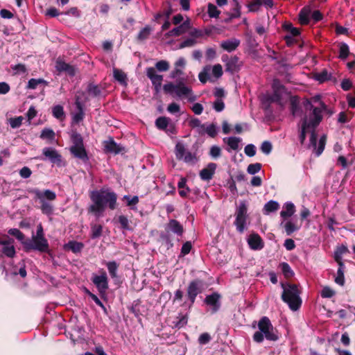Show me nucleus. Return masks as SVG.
I'll return each instance as SVG.
<instances>
[{
    "label": "nucleus",
    "instance_id": "f257e3e1",
    "mask_svg": "<svg viewBox=\"0 0 355 355\" xmlns=\"http://www.w3.org/2000/svg\"><path fill=\"white\" fill-rule=\"evenodd\" d=\"M89 198L92 204L87 208L88 213L96 217L101 216L107 207L114 210L117 207V194L109 188L92 191Z\"/></svg>",
    "mask_w": 355,
    "mask_h": 355
},
{
    "label": "nucleus",
    "instance_id": "f03ea898",
    "mask_svg": "<svg viewBox=\"0 0 355 355\" xmlns=\"http://www.w3.org/2000/svg\"><path fill=\"white\" fill-rule=\"evenodd\" d=\"M306 113L301 119V123H306V126L310 130L316 129L322 120V111L327 106L324 102H320V107H314L309 99H306L303 102Z\"/></svg>",
    "mask_w": 355,
    "mask_h": 355
},
{
    "label": "nucleus",
    "instance_id": "7ed1b4c3",
    "mask_svg": "<svg viewBox=\"0 0 355 355\" xmlns=\"http://www.w3.org/2000/svg\"><path fill=\"white\" fill-rule=\"evenodd\" d=\"M281 286L283 288L281 297L282 301L286 303L292 311L298 310L302 303L300 298L301 291L298 285L289 283L286 284L282 282Z\"/></svg>",
    "mask_w": 355,
    "mask_h": 355
},
{
    "label": "nucleus",
    "instance_id": "20e7f679",
    "mask_svg": "<svg viewBox=\"0 0 355 355\" xmlns=\"http://www.w3.org/2000/svg\"><path fill=\"white\" fill-rule=\"evenodd\" d=\"M70 139L72 144L69 148L70 153L74 158L80 159L83 163L88 162L89 158L82 135L77 131H73Z\"/></svg>",
    "mask_w": 355,
    "mask_h": 355
},
{
    "label": "nucleus",
    "instance_id": "39448f33",
    "mask_svg": "<svg viewBox=\"0 0 355 355\" xmlns=\"http://www.w3.org/2000/svg\"><path fill=\"white\" fill-rule=\"evenodd\" d=\"M163 90L166 94L175 95L179 98L187 97L189 102H194L196 100V96L193 94V91L191 87H187L182 81L173 84V83H168L164 85Z\"/></svg>",
    "mask_w": 355,
    "mask_h": 355
},
{
    "label": "nucleus",
    "instance_id": "423d86ee",
    "mask_svg": "<svg viewBox=\"0 0 355 355\" xmlns=\"http://www.w3.org/2000/svg\"><path fill=\"white\" fill-rule=\"evenodd\" d=\"M235 221L234 223L236 230L239 233H243L245 228L248 214V204L246 201H241L239 205L236 207L235 211Z\"/></svg>",
    "mask_w": 355,
    "mask_h": 355
},
{
    "label": "nucleus",
    "instance_id": "0eeeda50",
    "mask_svg": "<svg viewBox=\"0 0 355 355\" xmlns=\"http://www.w3.org/2000/svg\"><path fill=\"white\" fill-rule=\"evenodd\" d=\"M24 250L26 252L31 250H37L40 252H47L49 250V245L46 239H37L32 237L31 239H26L23 242Z\"/></svg>",
    "mask_w": 355,
    "mask_h": 355
},
{
    "label": "nucleus",
    "instance_id": "6e6552de",
    "mask_svg": "<svg viewBox=\"0 0 355 355\" xmlns=\"http://www.w3.org/2000/svg\"><path fill=\"white\" fill-rule=\"evenodd\" d=\"M204 286V282L200 279H195L189 283L187 288V297L189 302V307L193 305L198 295L202 293Z\"/></svg>",
    "mask_w": 355,
    "mask_h": 355
},
{
    "label": "nucleus",
    "instance_id": "1a4fd4ad",
    "mask_svg": "<svg viewBox=\"0 0 355 355\" xmlns=\"http://www.w3.org/2000/svg\"><path fill=\"white\" fill-rule=\"evenodd\" d=\"M259 329L264 334L268 340L276 341L279 339L276 331L274 330L270 319L266 317H262L258 322Z\"/></svg>",
    "mask_w": 355,
    "mask_h": 355
},
{
    "label": "nucleus",
    "instance_id": "9d476101",
    "mask_svg": "<svg viewBox=\"0 0 355 355\" xmlns=\"http://www.w3.org/2000/svg\"><path fill=\"white\" fill-rule=\"evenodd\" d=\"M93 284L96 286L100 296L102 298H105L107 295V290L109 288L108 278L105 271L102 270L101 275H93L92 277Z\"/></svg>",
    "mask_w": 355,
    "mask_h": 355
},
{
    "label": "nucleus",
    "instance_id": "9b49d317",
    "mask_svg": "<svg viewBox=\"0 0 355 355\" xmlns=\"http://www.w3.org/2000/svg\"><path fill=\"white\" fill-rule=\"evenodd\" d=\"M42 154L57 166L62 167L66 166V162L63 159L62 156L55 148H44L42 150Z\"/></svg>",
    "mask_w": 355,
    "mask_h": 355
},
{
    "label": "nucleus",
    "instance_id": "f8f14e48",
    "mask_svg": "<svg viewBox=\"0 0 355 355\" xmlns=\"http://www.w3.org/2000/svg\"><path fill=\"white\" fill-rule=\"evenodd\" d=\"M104 151L107 153L118 155L126 152L125 148L121 144H118L112 137L103 141Z\"/></svg>",
    "mask_w": 355,
    "mask_h": 355
},
{
    "label": "nucleus",
    "instance_id": "ddd939ff",
    "mask_svg": "<svg viewBox=\"0 0 355 355\" xmlns=\"http://www.w3.org/2000/svg\"><path fill=\"white\" fill-rule=\"evenodd\" d=\"M226 63H225V71L230 72L233 74L236 72H238L241 66L243 65L242 62L240 61L239 58L236 55L232 56L231 58H228L227 55L225 56Z\"/></svg>",
    "mask_w": 355,
    "mask_h": 355
},
{
    "label": "nucleus",
    "instance_id": "4468645a",
    "mask_svg": "<svg viewBox=\"0 0 355 355\" xmlns=\"http://www.w3.org/2000/svg\"><path fill=\"white\" fill-rule=\"evenodd\" d=\"M220 298L221 295L218 293L214 292L211 295H207L204 300V302L207 305L211 306L212 313H216L220 309Z\"/></svg>",
    "mask_w": 355,
    "mask_h": 355
},
{
    "label": "nucleus",
    "instance_id": "2eb2a0df",
    "mask_svg": "<svg viewBox=\"0 0 355 355\" xmlns=\"http://www.w3.org/2000/svg\"><path fill=\"white\" fill-rule=\"evenodd\" d=\"M165 232L169 233L170 232L176 234L177 236H182L184 233V227L179 221L175 219H171L165 225Z\"/></svg>",
    "mask_w": 355,
    "mask_h": 355
},
{
    "label": "nucleus",
    "instance_id": "dca6fc26",
    "mask_svg": "<svg viewBox=\"0 0 355 355\" xmlns=\"http://www.w3.org/2000/svg\"><path fill=\"white\" fill-rule=\"evenodd\" d=\"M217 164L214 162H210L207 164V167L204 168L200 171L199 175L202 180L209 181L214 177Z\"/></svg>",
    "mask_w": 355,
    "mask_h": 355
},
{
    "label": "nucleus",
    "instance_id": "f3484780",
    "mask_svg": "<svg viewBox=\"0 0 355 355\" xmlns=\"http://www.w3.org/2000/svg\"><path fill=\"white\" fill-rule=\"evenodd\" d=\"M248 243L250 248L254 250H259L264 247V243L261 237L257 233H253L249 236Z\"/></svg>",
    "mask_w": 355,
    "mask_h": 355
},
{
    "label": "nucleus",
    "instance_id": "a211bd4d",
    "mask_svg": "<svg viewBox=\"0 0 355 355\" xmlns=\"http://www.w3.org/2000/svg\"><path fill=\"white\" fill-rule=\"evenodd\" d=\"M30 192L35 194V198L39 199L40 201H42V200H44V198L49 200H54L56 198L55 193L49 189H46L44 192H41L39 189H34Z\"/></svg>",
    "mask_w": 355,
    "mask_h": 355
},
{
    "label": "nucleus",
    "instance_id": "6ab92c4d",
    "mask_svg": "<svg viewBox=\"0 0 355 355\" xmlns=\"http://www.w3.org/2000/svg\"><path fill=\"white\" fill-rule=\"evenodd\" d=\"M55 68L59 72H66L70 76L76 75V69L73 66L62 60H57Z\"/></svg>",
    "mask_w": 355,
    "mask_h": 355
},
{
    "label": "nucleus",
    "instance_id": "aec40b11",
    "mask_svg": "<svg viewBox=\"0 0 355 355\" xmlns=\"http://www.w3.org/2000/svg\"><path fill=\"white\" fill-rule=\"evenodd\" d=\"M75 105L78 110V112L73 115L72 121L73 123L78 124L82 121L85 117L83 104L81 103L78 96L76 97Z\"/></svg>",
    "mask_w": 355,
    "mask_h": 355
},
{
    "label": "nucleus",
    "instance_id": "412c9836",
    "mask_svg": "<svg viewBox=\"0 0 355 355\" xmlns=\"http://www.w3.org/2000/svg\"><path fill=\"white\" fill-rule=\"evenodd\" d=\"M146 75L150 80L152 85L162 84L163 76L157 73L154 67H150L146 69Z\"/></svg>",
    "mask_w": 355,
    "mask_h": 355
},
{
    "label": "nucleus",
    "instance_id": "4be33fe9",
    "mask_svg": "<svg viewBox=\"0 0 355 355\" xmlns=\"http://www.w3.org/2000/svg\"><path fill=\"white\" fill-rule=\"evenodd\" d=\"M240 43L239 39L232 38L223 41L220 46L223 50L230 53L235 51L239 46Z\"/></svg>",
    "mask_w": 355,
    "mask_h": 355
},
{
    "label": "nucleus",
    "instance_id": "5701e85b",
    "mask_svg": "<svg viewBox=\"0 0 355 355\" xmlns=\"http://www.w3.org/2000/svg\"><path fill=\"white\" fill-rule=\"evenodd\" d=\"M84 248V244L81 242L75 241H70L64 245V248L69 250L73 253H78L82 251Z\"/></svg>",
    "mask_w": 355,
    "mask_h": 355
},
{
    "label": "nucleus",
    "instance_id": "b1692460",
    "mask_svg": "<svg viewBox=\"0 0 355 355\" xmlns=\"http://www.w3.org/2000/svg\"><path fill=\"white\" fill-rule=\"evenodd\" d=\"M290 105L291 112L293 116H296L301 113L302 110L299 105V100L297 96H291Z\"/></svg>",
    "mask_w": 355,
    "mask_h": 355
},
{
    "label": "nucleus",
    "instance_id": "393cba45",
    "mask_svg": "<svg viewBox=\"0 0 355 355\" xmlns=\"http://www.w3.org/2000/svg\"><path fill=\"white\" fill-rule=\"evenodd\" d=\"M284 207L286 210H282L280 212V216L284 218L291 217L295 211V207L293 203L288 202L285 203Z\"/></svg>",
    "mask_w": 355,
    "mask_h": 355
},
{
    "label": "nucleus",
    "instance_id": "a878e982",
    "mask_svg": "<svg viewBox=\"0 0 355 355\" xmlns=\"http://www.w3.org/2000/svg\"><path fill=\"white\" fill-rule=\"evenodd\" d=\"M339 46V55L338 58L345 60L349 55H351L349 52V46L345 42H340L338 44Z\"/></svg>",
    "mask_w": 355,
    "mask_h": 355
},
{
    "label": "nucleus",
    "instance_id": "bb28decb",
    "mask_svg": "<svg viewBox=\"0 0 355 355\" xmlns=\"http://www.w3.org/2000/svg\"><path fill=\"white\" fill-rule=\"evenodd\" d=\"M152 31V28L150 26L147 25L143 28L138 33L136 39L137 42H143L147 40Z\"/></svg>",
    "mask_w": 355,
    "mask_h": 355
},
{
    "label": "nucleus",
    "instance_id": "cd10ccee",
    "mask_svg": "<svg viewBox=\"0 0 355 355\" xmlns=\"http://www.w3.org/2000/svg\"><path fill=\"white\" fill-rule=\"evenodd\" d=\"M282 28L284 31H287L289 33L288 35L291 36H298L300 34V29L293 27L291 22H284L282 25Z\"/></svg>",
    "mask_w": 355,
    "mask_h": 355
},
{
    "label": "nucleus",
    "instance_id": "c85d7f7f",
    "mask_svg": "<svg viewBox=\"0 0 355 355\" xmlns=\"http://www.w3.org/2000/svg\"><path fill=\"white\" fill-rule=\"evenodd\" d=\"M279 267L281 268L285 278L289 279L294 276L295 273L288 263L282 262Z\"/></svg>",
    "mask_w": 355,
    "mask_h": 355
},
{
    "label": "nucleus",
    "instance_id": "c756f323",
    "mask_svg": "<svg viewBox=\"0 0 355 355\" xmlns=\"http://www.w3.org/2000/svg\"><path fill=\"white\" fill-rule=\"evenodd\" d=\"M223 141L227 144V145L234 150H238L239 146V142L241 141V139L239 137H226L223 139Z\"/></svg>",
    "mask_w": 355,
    "mask_h": 355
},
{
    "label": "nucleus",
    "instance_id": "7c9ffc66",
    "mask_svg": "<svg viewBox=\"0 0 355 355\" xmlns=\"http://www.w3.org/2000/svg\"><path fill=\"white\" fill-rule=\"evenodd\" d=\"M103 226L99 224H92L91 225V235L90 237L92 239L99 238L102 235Z\"/></svg>",
    "mask_w": 355,
    "mask_h": 355
},
{
    "label": "nucleus",
    "instance_id": "2f4dec72",
    "mask_svg": "<svg viewBox=\"0 0 355 355\" xmlns=\"http://www.w3.org/2000/svg\"><path fill=\"white\" fill-rule=\"evenodd\" d=\"M114 78L121 84H125L127 76L126 74L121 69L114 68L113 69Z\"/></svg>",
    "mask_w": 355,
    "mask_h": 355
},
{
    "label": "nucleus",
    "instance_id": "473e14b6",
    "mask_svg": "<svg viewBox=\"0 0 355 355\" xmlns=\"http://www.w3.org/2000/svg\"><path fill=\"white\" fill-rule=\"evenodd\" d=\"M40 84L48 85L49 83L43 78H31L28 82L26 88L30 89H35Z\"/></svg>",
    "mask_w": 355,
    "mask_h": 355
},
{
    "label": "nucleus",
    "instance_id": "72a5a7b5",
    "mask_svg": "<svg viewBox=\"0 0 355 355\" xmlns=\"http://www.w3.org/2000/svg\"><path fill=\"white\" fill-rule=\"evenodd\" d=\"M279 208V205L277 201L270 200L267 203L265 204L263 209L265 211V214H269L271 212L276 211Z\"/></svg>",
    "mask_w": 355,
    "mask_h": 355
},
{
    "label": "nucleus",
    "instance_id": "f704fd0d",
    "mask_svg": "<svg viewBox=\"0 0 355 355\" xmlns=\"http://www.w3.org/2000/svg\"><path fill=\"white\" fill-rule=\"evenodd\" d=\"M52 114L55 119L60 120H62L65 116L64 108L62 105H60L53 107Z\"/></svg>",
    "mask_w": 355,
    "mask_h": 355
},
{
    "label": "nucleus",
    "instance_id": "c9c22d12",
    "mask_svg": "<svg viewBox=\"0 0 355 355\" xmlns=\"http://www.w3.org/2000/svg\"><path fill=\"white\" fill-rule=\"evenodd\" d=\"M169 120L168 117L159 116L155 121V125L158 129L165 130L168 125Z\"/></svg>",
    "mask_w": 355,
    "mask_h": 355
},
{
    "label": "nucleus",
    "instance_id": "e433bc0d",
    "mask_svg": "<svg viewBox=\"0 0 355 355\" xmlns=\"http://www.w3.org/2000/svg\"><path fill=\"white\" fill-rule=\"evenodd\" d=\"M106 266L111 277L116 278L117 277L119 264L116 261H113L107 262Z\"/></svg>",
    "mask_w": 355,
    "mask_h": 355
},
{
    "label": "nucleus",
    "instance_id": "4c0bfd02",
    "mask_svg": "<svg viewBox=\"0 0 355 355\" xmlns=\"http://www.w3.org/2000/svg\"><path fill=\"white\" fill-rule=\"evenodd\" d=\"M331 74H329L327 69L322 70L320 73H317L314 75L315 80H318L319 83H322L327 80H330Z\"/></svg>",
    "mask_w": 355,
    "mask_h": 355
},
{
    "label": "nucleus",
    "instance_id": "58836bf2",
    "mask_svg": "<svg viewBox=\"0 0 355 355\" xmlns=\"http://www.w3.org/2000/svg\"><path fill=\"white\" fill-rule=\"evenodd\" d=\"M154 68L155 69L156 71H160V72L167 71L170 68L169 62L168 61L164 60H159L155 63Z\"/></svg>",
    "mask_w": 355,
    "mask_h": 355
},
{
    "label": "nucleus",
    "instance_id": "ea45409f",
    "mask_svg": "<svg viewBox=\"0 0 355 355\" xmlns=\"http://www.w3.org/2000/svg\"><path fill=\"white\" fill-rule=\"evenodd\" d=\"M8 233L11 236H15L17 240L21 241L22 245H23V242H24L26 241L25 235L24 234V233L21 232L19 230H18L17 228L10 229L8 230Z\"/></svg>",
    "mask_w": 355,
    "mask_h": 355
},
{
    "label": "nucleus",
    "instance_id": "a19ab883",
    "mask_svg": "<svg viewBox=\"0 0 355 355\" xmlns=\"http://www.w3.org/2000/svg\"><path fill=\"white\" fill-rule=\"evenodd\" d=\"M88 93L94 97H96L101 95V87L93 83H89L87 86Z\"/></svg>",
    "mask_w": 355,
    "mask_h": 355
},
{
    "label": "nucleus",
    "instance_id": "79ce46f5",
    "mask_svg": "<svg viewBox=\"0 0 355 355\" xmlns=\"http://www.w3.org/2000/svg\"><path fill=\"white\" fill-rule=\"evenodd\" d=\"M309 12L305 8H302L299 13V21L302 25H306L309 23Z\"/></svg>",
    "mask_w": 355,
    "mask_h": 355
},
{
    "label": "nucleus",
    "instance_id": "37998d69",
    "mask_svg": "<svg viewBox=\"0 0 355 355\" xmlns=\"http://www.w3.org/2000/svg\"><path fill=\"white\" fill-rule=\"evenodd\" d=\"M41 202V211L44 214H46V215H51L53 214V206L45 201V200H42V201H40Z\"/></svg>",
    "mask_w": 355,
    "mask_h": 355
},
{
    "label": "nucleus",
    "instance_id": "c03bdc74",
    "mask_svg": "<svg viewBox=\"0 0 355 355\" xmlns=\"http://www.w3.org/2000/svg\"><path fill=\"white\" fill-rule=\"evenodd\" d=\"M207 8L208 15L211 18L218 17L220 11L217 8V7L214 4L209 3Z\"/></svg>",
    "mask_w": 355,
    "mask_h": 355
},
{
    "label": "nucleus",
    "instance_id": "a18cd8bd",
    "mask_svg": "<svg viewBox=\"0 0 355 355\" xmlns=\"http://www.w3.org/2000/svg\"><path fill=\"white\" fill-rule=\"evenodd\" d=\"M344 267H338V269L337 270V276L335 278V282L340 285V286H344L345 284V276H344Z\"/></svg>",
    "mask_w": 355,
    "mask_h": 355
},
{
    "label": "nucleus",
    "instance_id": "49530a36",
    "mask_svg": "<svg viewBox=\"0 0 355 355\" xmlns=\"http://www.w3.org/2000/svg\"><path fill=\"white\" fill-rule=\"evenodd\" d=\"M326 141H327V136L325 135H323L320 138L319 143H318V146L315 149L316 150H315L316 156L318 157V156H320L322 153V152L324 150V147H325V145H326Z\"/></svg>",
    "mask_w": 355,
    "mask_h": 355
},
{
    "label": "nucleus",
    "instance_id": "de8ad7c7",
    "mask_svg": "<svg viewBox=\"0 0 355 355\" xmlns=\"http://www.w3.org/2000/svg\"><path fill=\"white\" fill-rule=\"evenodd\" d=\"M185 154L186 150L184 144L180 142H178L175 145V155L177 159H182Z\"/></svg>",
    "mask_w": 355,
    "mask_h": 355
},
{
    "label": "nucleus",
    "instance_id": "09e8293b",
    "mask_svg": "<svg viewBox=\"0 0 355 355\" xmlns=\"http://www.w3.org/2000/svg\"><path fill=\"white\" fill-rule=\"evenodd\" d=\"M202 132L204 131L211 138H214L217 135L216 125L214 123H211L209 125L202 129Z\"/></svg>",
    "mask_w": 355,
    "mask_h": 355
},
{
    "label": "nucleus",
    "instance_id": "8fccbe9b",
    "mask_svg": "<svg viewBox=\"0 0 355 355\" xmlns=\"http://www.w3.org/2000/svg\"><path fill=\"white\" fill-rule=\"evenodd\" d=\"M118 221L121 225V227L125 230H131L132 228L129 224V220L127 216L124 215H121L118 217Z\"/></svg>",
    "mask_w": 355,
    "mask_h": 355
},
{
    "label": "nucleus",
    "instance_id": "3c124183",
    "mask_svg": "<svg viewBox=\"0 0 355 355\" xmlns=\"http://www.w3.org/2000/svg\"><path fill=\"white\" fill-rule=\"evenodd\" d=\"M189 125L192 128H200V129L198 130V132L200 135L203 134L202 129L205 128V124H201V122L198 119L193 118L191 119L189 121Z\"/></svg>",
    "mask_w": 355,
    "mask_h": 355
},
{
    "label": "nucleus",
    "instance_id": "603ef678",
    "mask_svg": "<svg viewBox=\"0 0 355 355\" xmlns=\"http://www.w3.org/2000/svg\"><path fill=\"white\" fill-rule=\"evenodd\" d=\"M184 29L182 27L180 26L173 28L172 30L169 31L168 33H166V36L167 37H178L182 34H184Z\"/></svg>",
    "mask_w": 355,
    "mask_h": 355
},
{
    "label": "nucleus",
    "instance_id": "864d4df0",
    "mask_svg": "<svg viewBox=\"0 0 355 355\" xmlns=\"http://www.w3.org/2000/svg\"><path fill=\"white\" fill-rule=\"evenodd\" d=\"M234 6H236V13H230V17L227 19L225 20V22H230L234 18H238L241 16V6L238 0H233Z\"/></svg>",
    "mask_w": 355,
    "mask_h": 355
},
{
    "label": "nucleus",
    "instance_id": "5fc2aeb1",
    "mask_svg": "<svg viewBox=\"0 0 355 355\" xmlns=\"http://www.w3.org/2000/svg\"><path fill=\"white\" fill-rule=\"evenodd\" d=\"M283 93L284 92H282L273 90V93H272V96L269 97L268 100L270 102L282 104V98Z\"/></svg>",
    "mask_w": 355,
    "mask_h": 355
},
{
    "label": "nucleus",
    "instance_id": "6e6d98bb",
    "mask_svg": "<svg viewBox=\"0 0 355 355\" xmlns=\"http://www.w3.org/2000/svg\"><path fill=\"white\" fill-rule=\"evenodd\" d=\"M123 200H126L127 206L130 207L132 209H134L132 207L139 202V197L137 196L131 198L130 196L125 195L123 196Z\"/></svg>",
    "mask_w": 355,
    "mask_h": 355
},
{
    "label": "nucleus",
    "instance_id": "4d7b16f0",
    "mask_svg": "<svg viewBox=\"0 0 355 355\" xmlns=\"http://www.w3.org/2000/svg\"><path fill=\"white\" fill-rule=\"evenodd\" d=\"M308 131H310V128L306 126V123H305L304 124L301 123V128H300V136H299V139H300V141L301 144H304L305 139H306V132Z\"/></svg>",
    "mask_w": 355,
    "mask_h": 355
},
{
    "label": "nucleus",
    "instance_id": "13d9d810",
    "mask_svg": "<svg viewBox=\"0 0 355 355\" xmlns=\"http://www.w3.org/2000/svg\"><path fill=\"white\" fill-rule=\"evenodd\" d=\"M55 137V132L52 129L44 128L41 133L40 138L53 140Z\"/></svg>",
    "mask_w": 355,
    "mask_h": 355
},
{
    "label": "nucleus",
    "instance_id": "bf43d9fd",
    "mask_svg": "<svg viewBox=\"0 0 355 355\" xmlns=\"http://www.w3.org/2000/svg\"><path fill=\"white\" fill-rule=\"evenodd\" d=\"M2 252L9 258H13L16 254L15 248L13 245L4 246L2 249Z\"/></svg>",
    "mask_w": 355,
    "mask_h": 355
},
{
    "label": "nucleus",
    "instance_id": "052dcab7",
    "mask_svg": "<svg viewBox=\"0 0 355 355\" xmlns=\"http://www.w3.org/2000/svg\"><path fill=\"white\" fill-rule=\"evenodd\" d=\"M335 294V291L329 286H324L321 291V297L323 298H331Z\"/></svg>",
    "mask_w": 355,
    "mask_h": 355
},
{
    "label": "nucleus",
    "instance_id": "680f3d73",
    "mask_svg": "<svg viewBox=\"0 0 355 355\" xmlns=\"http://www.w3.org/2000/svg\"><path fill=\"white\" fill-rule=\"evenodd\" d=\"M285 231L287 235H291L294 232L298 230V227L291 221H288L284 225Z\"/></svg>",
    "mask_w": 355,
    "mask_h": 355
},
{
    "label": "nucleus",
    "instance_id": "e2e57ef3",
    "mask_svg": "<svg viewBox=\"0 0 355 355\" xmlns=\"http://www.w3.org/2000/svg\"><path fill=\"white\" fill-rule=\"evenodd\" d=\"M261 168V164L260 163H255V164H250L248 165L247 171L248 173L251 175H254L257 173H258Z\"/></svg>",
    "mask_w": 355,
    "mask_h": 355
},
{
    "label": "nucleus",
    "instance_id": "0e129e2a",
    "mask_svg": "<svg viewBox=\"0 0 355 355\" xmlns=\"http://www.w3.org/2000/svg\"><path fill=\"white\" fill-rule=\"evenodd\" d=\"M23 119H24L23 117L21 116L15 117V118H10L9 121H10V125L11 128H17L20 127L22 123Z\"/></svg>",
    "mask_w": 355,
    "mask_h": 355
},
{
    "label": "nucleus",
    "instance_id": "69168bd1",
    "mask_svg": "<svg viewBox=\"0 0 355 355\" xmlns=\"http://www.w3.org/2000/svg\"><path fill=\"white\" fill-rule=\"evenodd\" d=\"M160 238L168 245V248L173 246V243L168 233L166 232H162L160 234Z\"/></svg>",
    "mask_w": 355,
    "mask_h": 355
},
{
    "label": "nucleus",
    "instance_id": "338daca9",
    "mask_svg": "<svg viewBox=\"0 0 355 355\" xmlns=\"http://www.w3.org/2000/svg\"><path fill=\"white\" fill-rule=\"evenodd\" d=\"M160 238L168 245V248L173 246V243L168 233L166 232H162L160 234Z\"/></svg>",
    "mask_w": 355,
    "mask_h": 355
},
{
    "label": "nucleus",
    "instance_id": "774afa93",
    "mask_svg": "<svg viewBox=\"0 0 355 355\" xmlns=\"http://www.w3.org/2000/svg\"><path fill=\"white\" fill-rule=\"evenodd\" d=\"M211 340V337L209 333H202L198 338V343L200 345L208 344Z\"/></svg>",
    "mask_w": 355,
    "mask_h": 355
}]
</instances>
